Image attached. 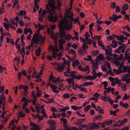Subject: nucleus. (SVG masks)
<instances>
[{"mask_svg": "<svg viewBox=\"0 0 130 130\" xmlns=\"http://www.w3.org/2000/svg\"><path fill=\"white\" fill-rule=\"evenodd\" d=\"M48 3V6L47 4L46 5V9L47 10V12L48 11L49 14H51L54 13V11L53 9H50L49 7H50L52 9L55 8V1L54 0H49Z\"/></svg>", "mask_w": 130, "mask_h": 130, "instance_id": "f257e3e1", "label": "nucleus"}, {"mask_svg": "<svg viewBox=\"0 0 130 130\" xmlns=\"http://www.w3.org/2000/svg\"><path fill=\"white\" fill-rule=\"evenodd\" d=\"M71 17H69V19L71 21V22L70 24L68 25L69 23V20L68 19H64L62 20L61 21H63L64 22V23L63 25L65 27V30H70L72 28V24H73V22L74 21V19L72 17V13Z\"/></svg>", "mask_w": 130, "mask_h": 130, "instance_id": "f03ea898", "label": "nucleus"}, {"mask_svg": "<svg viewBox=\"0 0 130 130\" xmlns=\"http://www.w3.org/2000/svg\"><path fill=\"white\" fill-rule=\"evenodd\" d=\"M64 23V22L62 21H60L59 25L60 30V37L61 39H62L63 37H64L66 34V32L65 31V29L64 27V25L63 24Z\"/></svg>", "mask_w": 130, "mask_h": 130, "instance_id": "7ed1b4c3", "label": "nucleus"}, {"mask_svg": "<svg viewBox=\"0 0 130 130\" xmlns=\"http://www.w3.org/2000/svg\"><path fill=\"white\" fill-rule=\"evenodd\" d=\"M39 34V33H36L34 34L32 39L31 40V41L34 42L36 44H38L39 42H40L41 39L42 38V36H39L38 37Z\"/></svg>", "mask_w": 130, "mask_h": 130, "instance_id": "20e7f679", "label": "nucleus"}, {"mask_svg": "<svg viewBox=\"0 0 130 130\" xmlns=\"http://www.w3.org/2000/svg\"><path fill=\"white\" fill-rule=\"evenodd\" d=\"M106 48H107L105 51V54L106 55H108L109 56H113L115 57H118V56L116 54H113L111 53L112 52V48L110 46H107Z\"/></svg>", "mask_w": 130, "mask_h": 130, "instance_id": "39448f33", "label": "nucleus"}, {"mask_svg": "<svg viewBox=\"0 0 130 130\" xmlns=\"http://www.w3.org/2000/svg\"><path fill=\"white\" fill-rule=\"evenodd\" d=\"M42 10V8H40L39 10L38 11V13L39 15V18L38 19V20L41 22L42 21L43 17H45L46 12L47 13L48 12H49L48 11V12H47V10L46 11L44 9L43 10L42 13L41 14H40Z\"/></svg>", "mask_w": 130, "mask_h": 130, "instance_id": "423d86ee", "label": "nucleus"}, {"mask_svg": "<svg viewBox=\"0 0 130 130\" xmlns=\"http://www.w3.org/2000/svg\"><path fill=\"white\" fill-rule=\"evenodd\" d=\"M47 31L48 34H51V39L53 40H55V42H56L58 38V33H55L53 34L51 33L52 32L51 31L50 28L48 27L47 28Z\"/></svg>", "mask_w": 130, "mask_h": 130, "instance_id": "0eeeda50", "label": "nucleus"}, {"mask_svg": "<svg viewBox=\"0 0 130 130\" xmlns=\"http://www.w3.org/2000/svg\"><path fill=\"white\" fill-rule=\"evenodd\" d=\"M66 70L67 71L64 73V76L66 77H71V75L72 73H76V72L75 71H72L70 67H67Z\"/></svg>", "mask_w": 130, "mask_h": 130, "instance_id": "6e6552de", "label": "nucleus"}, {"mask_svg": "<svg viewBox=\"0 0 130 130\" xmlns=\"http://www.w3.org/2000/svg\"><path fill=\"white\" fill-rule=\"evenodd\" d=\"M118 43L119 45H121L122 46H119L117 49L116 50V51H117V52L119 53H120L121 52L122 53H124L125 49V44H123L122 43L119 42Z\"/></svg>", "mask_w": 130, "mask_h": 130, "instance_id": "1a4fd4ad", "label": "nucleus"}, {"mask_svg": "<svg viewBox=\"0 0 130 130\" xmlns=\"http://www.w3.org/2000/svg\"><path fill=\"white\" fill-rule=\"evenodd\" d=\"M56 64L57 66V68H55L56 70L58 72H62L65 68L64 66L61 65V63L58 64V63H56Z\"/></svg>", "mask_w": 130, "mask_h": 130, "instance_id": "9d476101", "label": "nucleus"}, {"mask_svg": "<svg viewBox=\"0 0 130 130\" xmlns=\"http://www.w3.org/2000/svg\"><path fill=\"white\" fill-rule=\"evenodd\" d=\"M20 89H24V92L23 93L24 95L26 96V94H28V93L27 92V90H28V87L27 86H24V85H20L19 86Z\"/></svg>", "mask_w": 130, "mask_h": 130, "instance_id": "9b49d317", "label": "nucleus"}, {"mask_svg": "<svg viewBox=\"0 0 130 130\" xmlns=\"http://www.w3.org/2000/svg\"><path fill=\"white\" fill-rule=\"evenodd\" d=\"M89 124L90 126L89 127V129L91 130L97 129L99 128V126L95 123H91Z\"/></svg>", "mask_w": 130, "mask_h": 130, "instance_id": "f8f14e48", "label": "nucleus"}, {"mask_svg": "<svg viewBox=\"0 0 130 130\" xmlns=\"http://www.w3.org/2000/svg\"><path fill=\"white\" fill-rule=\"evenodd\" d=\"M23 75L26 76H27L26 72L25 70H23L22 72H20L18 73L17 77L18 78L19 81H20L22 76Z\"/></svg>", "mask_w": 130, "mask_h": 130, "instance_id": "ddd939ff", "label": "nucleus"}, {"mask_svg": "<svg viewBox=\"0 0 130 130\" xmlns=\"http://www.w3.org/2000/svg\"><path fill=\"white\" fill-rule=\"evenodd\" d=\"M127 118L123 119L120 122V124L115 123L113 126L115 127H119L125 124V123L127 121Z\"/></svg>", "mask_w": 130, "mask_h": 130, "instance_id": "4468645a", "label": "nucleus"}, {"mask_svg": "<svg viewBox=\"0 0 130 130\" xmlns=\"http://www.w3.org/2000/svg\"><path fill=\"white\" fill-rule=\"evenodd\" d=\"M57 15H56L54 17L53 15H50L48 17V20L54 23L58 20Z\"/></svg>", "mask_w": 130, "mask_h": 130, "instance_id": "2eb2a0df", "label": "nucleus"}, {"mask_svg": "<svg viewBox=\"0 0 130 130\" xmlns=\"http://www.w3.org/2000/svg\"><path fill=\"white\" fill-rule=\"evenodd\" d=\"M130 76V74H126L124 75L122 77V80L126 82V83L127 84V82L128 80V77Z\"/></svg>", "mask_w": 130, "mask_h": 130, "instance_id": "dca6fc26", "label": "nucleus"}, {"mask_svg": "<svg viewBox=\"0 0 130 130\" xmlns=\"http://www.w3.org/2000/svg\"><path fill=\"white\" fill-rule=\"evenodd\" d=\"M122 73H126L128 72L130 74V69H128V67L126 66H124L121 68Z\"/></svg>", "mask_w": 130, "mask_h": 130, "instance_id": "f3484780", "label": "nucleus"}, {"mask_svg": "<svg viewBox=\"0 0 130 130\" xmlns=\"http://www.w3.org/2000/svg\"><path fill=\"white\" fill-rule=\"evenodd\" d=\"M51 49L52 50V52H57L59 50L57 48V45L56 44L54 46H50L49 47L48 50H50Z\"/></svg>", "mask_w": 130, "mask_h": 130, "instance_id": "a211bd4d", "label": "nucleus"}, {"mask_svg": "<svg viewBox=\"0 0 130 130\" xmlns=\"http://www.w3.org/2000/svg\"><path fill=\"white\" fill-rule=\"evenodd\" d=\"M31 126H32V128L34 130H40L41 128L40 126L34 123H31L30 124Z\"/></svg>", "mask_w": 130, "mask_h": 130, "instance_id": "6ab92c4d", "label": "nucleus"}, {"mask_svg": "<svg viewBox=\"0 0 130 130\" xmlns=\"http://www.w3.org/2000/svg\"><path fill=\"white\" fill-rule=\"evenodd\" d=\"M113 19L112 20L114 22H116L117 19H119L122 18V16L121 15H119L118 16H117V15L115 14H112Z\"/></svg>", "mask_w": 130, "mask_h": 130, "instance_id": "aec40b11", "label": "nucleus"}, {"mask_svg": "<svg viewBox=\"0 0 130 130\" xmlns=\"http://www.w3.org/2000/svg\"><path fill=\"white\" fill-rule=\"evenodd\" d=\"M32 96L33 97V101L32 102L33 104L35 105L36 104V102H37V96L35 95V92L34 91H32L31 92Z\"/></svg>", "mask_w": 130, "mask_h": 130, "instance_id": "412c9836", "label": "nucleus"}, {"mask_svg": "<svg viewBox=\"0 0 130 130\" xmlns=\"http://www.w3.org/2000/svg\"><path fill=\"white\" fill-rule=\"evenodd\" d=\"M50 87L53 89V91L54 93H58L59 92V91L57 90V88L56 86L53 85L52 84H51L50 85Z\"/></svg>", "mask_w": 130, "mask_h": 130, "instance_id": "4be33fe9", "label": "nucleus"}, {"mask_svg": "<svg viewBox=\"0 0 130 130\" xmlns=\"http://www.w3.org/2000/svg\"><path fill=\"white\" fill-rule=\"evenodd\" d=\"M83 122V120L82 119H78L77 121L75 122L74 124L76 125L79 126L82 125Z\"/></svg>", "mask_w": 130, "mask_h": 130, "instance_id": "5701e85b", "label": "nucleus"}, {"mask_svg": "<svg viewBox=\"0 0 130 130\" xmlns=\"http://www.w3.org/2000/svg\"><path fill=\"white\" fill-rule=\"evenodd\" d=\"M118 70H117L115 69H113V71L117 75L119 74H120L122 73V71L120 67H119L118 68Z\"/></svg>", "mask_w": 130, "mask_h": 130, "instance_id": "b1692460", "label": "nucleus"}, {"mask_svg": "<svg viewBox=\"0 0 130 130\" xmlns=\"http://www.w3.org/2000/svg\"><path fill=\"white\" fill-rule=\"evenodd\" d=\"M66 80L68 82V83L71 85V83L72 84L74 83V81L73 78H69L66 79Z\"/></svg>", "mask_w": 130, "mask_h": 130, "instance_id": "393cba45", "label": "nucleus"}, {"mask_svg": "<svg viewBox=\"0 0 130 130\" xmlns=\"http://www.w3.org/2000/svg\"><path fill=\"white\" fill-rule=\"evenodd\" d=\"M47 122L48 124H49L55 125L56 124L55 121L52 119H50L47 120Z\"/></svg>", "mask_w": 130, "mask_h": 130, "instance_id": "a878e982", "label": "nucleus"}, {"mask_svg": "<svg viewBox=\"0 0 130 130\" xmlns=\"http://www.w3.org/2000/svg\"><path fill=\"white\" fill-rule=\"evenodd\" d=\"M112 43L113 44H110V45L113 48H115L118 45L117 42L114 40H113Z\"/></svg>", "mask_w": 130, "mask_h": 130, "instance_id": "bb28decb", "label": "nucleus"}, {"mask_svg": "<svg viewBox=\"0 0 130 130\" xmlns=\"http://www.w3.org/2000/svg\"><path fill=\"white\" fill-rule=\"evenodd\" d=\"M93 69L97 70L98 68V65L99 63L98 62L95 63L94 62H92Z\"/></svg>", "mask_w": 130, "mask_h": 130, "instance_id": "cd10ccee", "label": "nucleus"}, {"mask_svg": "<svg viewBox=\"0 0 130 130\" xmlns=\"http://www.w3.org/2000/svg\"><path fill=\"white\" fill-rule=\"evenodd\" d=\"M60 78L59 77H58L55 80H53L52 81V82L53 83H55L57 84L60 83Z\"/></svg>", "mask_w": 130, "mask_h": 130, "instance_id": "c85d7f7f", "label": "nucleus"}, {"mask_svg": "<svg viewBox=\"0 0 130 130\" xmlns=\"http://www.w3.org/2000/svg\"><path fill=\"white\" fill-rule=\"evenodd\" d=\"M83 107V106H81L80 107L76 106H71V108L74 110L76 111L77 110H79V109H81Z\"/></svg>", "mask_w": 130, "mask_h": 130, "instance_id": "c756f323", "label": "nucleus"}, {"mask_svg": "<svg viewBox=\"0 0 130 130\" xmlns=\"http://www.w3.org/2000/svg\"><path fill=\"white\" fill-rule=\"evenodd\" d=\"M84 78L85 79H89L90 80L96 79L95 77L89 75H88L84 77Z\"/></svg>", "mask_w": 130, "mask_h": 130, "instance_id": "7c9ffc66", "label": "nucleus"}, {"mask_svg": "<svg viewBox=\"0 0 130 130\" xmlns=\"http://www.w3.org/2000/svg\"><path fill=\"white\" fill-rule=\"evenodd\" d=\"M68 41H70L71 39L72 36L69 34L68 33L67 35H66L64 37Z\"/></svg>", "mask_w": 130, "mask_h": 130, "instance_id": "2f4dec72", "label": "nucleus"}, {"mask_svg": "<svg viewBox=\"0 0 130 130\" xmlns=\"http://www.w3.org/2000/svg\"><path fill=\"white\" fill-rule=\"evenodd\" d=\"M72 17L73 16V13L72 12H71L69 11H67L66 14L67 15V18H69V17H72Z\"/></svg>", "mask_w": 130, "mask_h": 130, "instance_id": "473e14b6", "label": "nucleus"}, {"mask_svg": "<svg viewBox=\"0 0 130 130\" xmlns=\"http://www.w3.org/2000/svg\"><path fill=\"white\" fill-rule=\"evenodd\" d=\"M110 6L111 8L114 9L116 7V4L114 2H111L110 3Z\"/></svg>", "mask_w": 130, "mask_h": 130, "instance_id": "72a5a7b5", "label": "nucleus"}, {"mask_svg": "<svg viewBox=\"0 0 130 130\" xmlns=\"http://www.w3.org/2000/svg\"><path fill=\"white\" fill-rule=\"evenodd\" d=\"M41 51V48L40 47L38 48V49H36V55L37 56H39L40 55Z\"/></svg>", "mask_w": 130, "mask_h": 130, "instance_id": "f704fd0d", "label": "nucleus"}, {"mask_svg": "<svg viewBox=\"0 0 130 130\" xmlns=\"http://www.w3.org/2000/svg\"><path fill=\"white\" fill-rule=\"evenodd\" d=\"M103 55L102 54H100L97 56V58L100 60H104V58L103 57Z\"/></svg>", "mask_w": 130, "mask_h": 130, "instance_id": "c9c22d12", "label": "nucleus"}, {"mask_svg": "<svg viewBox=\"0 0 130 130\" xmlns=\"http://www.w3.org/2000/svg\"><path fill=\"white\" fill-rule=\"evenodd\" d=\"M66 42V41L65 39H63V38L59 40V44H63L65 43Z\"/></svg>", "mask_w": 130, "mask_h": 130, "instance_id": "e433bc0d", "label": "nucleus"}, {"mask_svg": "<svg viewBox=\"0 0 130 130\" xmlns=\"http://www.w3.org/2000/svg\"><path fill=\"white\" fill-rule=\"evenodd\" d=\"M26 11H24L22 10H21L20 12L18 13V15L19 16H20L21 15L22 16L23 15L26 14Z\"/></svg>", "mask_w": 130, "mask_h": 130, "instance_id": "4c0bfd02", "label": "nucleus"}, {"mask_svg": "<svg viewBox=\"0 0 130 130\" xmlns=\"http://www.w3.org/2000/svg\"><path fill=\"white\" fill-rule=\"evenodd\" d=\"M130 98V96L129 95H128L127 93L124 94L123 97L122 98V100L123 101L125 100H127Z\"/></svg>", "mask_w": 130, "mask_h": 130, "instance_id": "58836bf2", "label": "nucleus"}, {"mask_svg": "<svg viewBox=\"0 0 130 130\" xmlns=\"http://www.w3.org/2000/svg\"><path fill=\"white\" fill-rule=\"evenodd\" d=\"M79 62L77 59H76L75 62H73L72 65L73 67H74L75 65L77 66L79 64Z\"/></svg>", "mask_w": 130, "mask_h": 130, "instance_id": "ea45409f", "label": "nucleus"}, {"mask_svg": "<svg viewBox=\"0 0 130 130\" xmlns=\"http://www.w3.org/2000/svg\"><path fill=\"white\" fill-rule=\"evenodd\" d=\"M128 6L127 4H125L122 7V9L124 10H127L128 9Z\"/></svg>", "mask_w": 130, "mask_h": 130, "instance_id": "a19ab883", "label": "nucleus"}, {"mask_svg": "<svg viewBox=\"0 0 130 130\" xmlns=\"http://www.w3.org/2000/svg\"><path fill=\"white\" fill-rule=\"evenodd\" d=\"M119 85L121 87L122 89H124L126 87V85L122 83H120L119 84Z\"/></svg>", "mask_w": 130, "mask_h": 130, "instance_id": "79ce46f5", "label": "nucleus"}, {"mask_svg": "<svg viewBox=\"0 0 130 130\" xmlns=\"http://www.w3.org/2000/svg\"><path fill=\"white\" fill-rule=\"evenodd\" d=\"M94 84V83L91 82H86L84 83V86H87L88 85H91Z\"/></svg>", "mask_w": 130, "mask_h": 130, "instance_id": "37998d69", "label": "nucleus"}, {"mask_svg": "<svg viewBox=\"0 0 130 130\" xmlns=\"http://www.w3.org/2000/svg\"><path fill=\"white\" fill-rule=\"evenodd\" d=\"M124 36L121 35L120 36H118L117 37V39L121 42H122V40L123 39Z\"/></svg>", "mask_w": 130, "mask_h": 130, "instance_id": "c03bdc74", "label": "nucleus"}, {"mask_svg": "<svg viewBox=\"0 0 130 130\" xmlns=\"http://www.w3.org/2000/svg\"><path fill=\"white\" fill-rule=\"evenodd\" d=\"M91 107V106L90 105H88L84 109V111L86 112H87L89 110L90 108Z\"/></svg>", "mask_w": 130, "mask_h": 130, "instance_id": "a18cd8bd", "label": "nucleus"}, {"mask_svg": "<svg viewBox=\"0 0 130 130\" xmlns=\"http://www.w3.org/2000/svg\"><path fill=\"white\" fill-rule=\"evenodd\" d=\"M63 97L64 98H68L70 97V96L68 93H66L63 95Z\"/></svg>", "mask_w": 130, "mask_h": 130, "instance_id": "49530a36", "label": "nucleus"}, {"mask_svg": "<svg viewBox=\"0 0 130 130\" xmlns=\"http://www.w3.org/2000/svg\"><path fill=\"white\" fill-rule=\"evenodd\" d=\"M105 122L106 124L107 125H109L111 124L112 123V120H110L109 121H105Z\"/></svg>", "mask_w": 130, "mask_h": 130, "instance_id": "de8ad7c7", "label": "nucleus"}, {"mask_svg": "<svg viewBox=\"0 0 130 130\" xmlns=\"http://www.w3.org/2000/svg\"><path fill=\"white\" fill-rule=\"evenodd\" d=\"M63 127L64 128V130H70V128L68 127V125L67 124H64Z\"/></svg>", "mask_w": 130, "mask_h": 130, "instance_id": "09e8293b", "label": "nucleus"}, {"mask_svg": "<svg viewBox=\"0 0 130 130\" xmlns=\"http://www.w3.org/2000/svg\"><path fill=\"white\" fill-rule=\"evenodd\" d=\"M60 119L61 121H63V124H66L68 123L66 119H65V118H61Z\"/></svg>", "mask_w": 130, "mask_h": 130, "instance_id": "8fccbe9b", "label": "nucleus"}, {"mask_svg": "<svg viewBox=\"0 0 130 130\" xmlns=\"http://www.w3.org/2000/svg\"><path fill=\"white\" fill-rule=\"evenodd\" d=\"M89 68L88 66H86V68H83L82 72L85 71L86 72L87 70L89 71Z\"/></svg>", "mask_w": 130, "mask_h": 130, "instance_id": "3c124183", "label": "nucleus"}, {"mask_svg": "<svg viewBox=\"0 0 130 130\" xmlns=\"http://www.w3.org/2000/svg\"><path fill=\"white\" fill-rule=\"evenodd\" d=\"M82 47L84 49H88V45L85 44V43H83L82 46Z\"/></svg>", "mask_w": 130, "mask_h": 130, "instance_id": "603ef678", "label": "nucleus"}, {"mask_svg": "<svg viewBox=\"0 0 130 130\" xmlns=\"http://www.w3.org/2000/svg\"><path fill=\"white\" fill-rule=\"evenodd\" d=\"M95 69H92V74L95 77L96 79L97 78L96 73L95 70Z\"/></svg>", "mask_w": 130, "mask_h": 130, "instance_id": "864d4df0", "label": "nucleus"}, {"mask_svg": "<svg viewBox=\"0 0 130 130\" xmlns=\"http://www.w3.org/2000/svg\"><path fill=\"white\" fill-rule=\"evenodd\" d=\"M95 118L96 119V120H100L102 119L103 117L101 115H100L96 116L95 117Z\"/></svg>", "mask_w": 130, "mask_h": 130, "instance_id": "5fc2aeb1", "label": "nucleus"}, {"mask_svg": "<svg viewBox=\"0 0 130 130\" xmlns=\"http://www.w3.org/2000/svg\"><path fill=\"white\" fill-rule=\"evenodd\" d=\"M125 58V59H130V54L125 53L124 54Z\"/></svg>", "mask_w": 130, "mask_h": 130, "instance_id": "6e6d98bb", "label": "nucleus"}, {"mask_svg": "<svg viewBox=\"0 0 130 130\" xmlns=\"http://www.w3.org/2000/svg\"><path fill=\"white\" fill-rule=\"evenodd\" d=\"M72 86L73 87V89L75 90H77V84H75L74 83L73 84H72Z\"/></svg>", "mask_w": 130, "mask_h": 130, "instance_id": "4d7b16f0", "label": "nucleus"}, {"mask_svg": "<svg viewBox=\"0 0 130 130\" xmlns=\"http://www.w3.org/2000/svg\"><path fill=\"white\" fill-rule=\"evenodd\" d=\"M106 64L107 68L109 69H111V68L110 66V63L108 62V61H106Z\"/></svg>", "mask_w": 130, "mask_h": 130, "instance_id": "13d9d810", "label": "nucleus"}, {"mask_svg": "<svg viewBox=\"0 0 130 130\" xmlns=\"http://www.w3.org/2000/svg\"><path fill=\"white\" fill-rule=\"evenodd\" d=\"M28 103L27 101H25L24 104L22 107V108L24 109L28 105Z\"/></svg>", "mask_w": 130, "mask_h": 130, "instance_id": "bf43d9fd", "label": "nucleus"}, {"mask_svg": "<svg viewBox=\"0 0 130 130\" xmlns=\"http://www.w3.org/2000/svg\"><path fill=\"white\" fill-rule=\"evenodd\" d=\"M49 127L51 129H52V130H56V126L50 125L49 126Z\"/></svg>", "mask_w": 130, "mask_h": 130, "instance_id": "052dcab7", "label": "nucleus"}, {"mask_svg": "<svg viewBox=\"0 0 130 130\" xmlns=\"http://www.w3.org/2000/svg\"><path fill=\"white\" fill-rule=\"evenodd\" d=\"M84 52L85 51L82 48H80L78 51V53L80 54H83Z\"/></svg>", "mask_w": 130, "mask_h": 130, "instance_id": "680f3d73", "label": "nucleus"}, {"mask_svg": "<svg viewBox=\"0 0 130 130\" xmlns=\"http://www.w3.org/2000/svg\"><path fill=\"white\" fill-rule=\"evenodd\" d=\"M109 112L110 115H113L115 116H116V113L115 111H113L112 110H110Z\"/></svg>", "mask_w": 130, "mask_h": 130, "instance_id": "e2e57ef3", "label": "nucleus"}, {"mask_svg": "<svg viewBox=\"0 0 130 130\" xmlns=\"http://www.w3.org/2000/svg\"><path fill=\"white\" fill-rule=\"evenodd\" d=\"M17 46V48L18 50V51H21V46L19 44L17 45H15Z\"/></svg>", "mask_w": 130, "mask_h": 130, "instance_id": "0e129e2a", "label": "nucleus"}, {"mask_svg": "<svg viewBox=\"0 0 130 130\" xmlns=\"http://www.w3.org/2000/svg\"><path fill=\"white\" fill-rule=\"evenodd\" d=\"M75 73H72L71 75V77H72V78L75 79H77V76L75 74Z\"/></svg>", "mask_w": 130, "mask_h": 130, "instance_id": "69168bd1", "label": "nucleus"}, {"mask_svg": "<svg viewBox=\"0 0 130 130\" xmlns=\"http://www.w3.org/2000/svg\"><path fill=\"white\" fill-rule=\"evenodd\" d=\"M116 11L117 12H119L120 11L121 9L118 6H117L116 7Z\"/></svg>", "mask_w": 130, "mask_h": 130, "instance_id": "338daca9", "label": "nucleus"}, {"mask_svg": "<svg viewBox=\"0 0 130 130\" xmlns=\"http://www.w3.org/2000/svg\"><path fill=\"white\" fill-rule=\"evenodd\" d=\"M109 79L111 82H113L115 80V78H113L112 77H108Z\"/></svg>", "mask_w": 130, "mask_h": 130, "instance_id": "774afa93", "label": "nucleus"}]
</instances>
